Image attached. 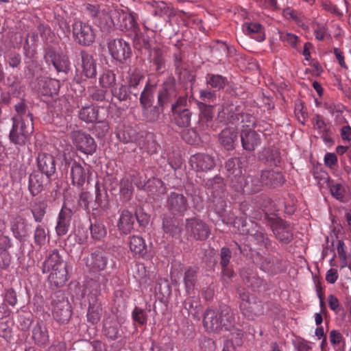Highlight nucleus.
<instances>
[{
	"label": "nucleus",
	"mask_w": 351,
	"mask_h": 351,
	"mask_svg": "<svg viewBox=\"0 0 351 351\" xmlns=\"http://www.w3.org/2000/svg\"><path fill=\"white\" fill-rule=\"evenodd\" d=\"M14 109L16 114L11 119L12 125L8 137L14 145L23 146L34 132V116L23 101L15 104Z\"/></svg>",
	"instance_id": "nucleus-1"
},
{
	"label": "nucleus",
	"mask_w": 351,
	"mask_h": 351,
	"mask_svg": "<svg viewBox=\"0 0 351 351\" xmlns=\"http://www.w3.org/2000/svg\"><path fill=\"white\" fill-rule=\"evenodd\" d=\"M203 324L209 332L219 333L223 329L231 331L236 324L235 315L226 304L217 308H208L204 313Z\"/></svg>",
	"instance_id": "nucleus-2"
},
{
	"label": "nucleus",
	"mask_w": 351,
	"mask_h": 351,
	"mask_svg": "<svg viewBox=\"0 0 351 351\" xmlns=\"http://www.w3.org/2000/svg\"><path fill=\"white\" fill-rule=\"evenodd\" d=\"M100 284L94 280L86 282L82 293V302L88 304L87 319L93 324H97L101 315V307L99 302Z\"/></svg>",
	"instance_id": "nucleus-3"
},
{
	"label": "nucleus",
	"mask_w": 351,
	"mask_h": 351,
	"mask_svg": "<svg viewBox=\"0 0 351 351\" xmlns=\"http://www.w3.org/2000/svg\"><path fill=\"white\" fill-rule=\"evenodd\" d=\"M237 291L241 300L239 308L244 316L254 319L255 317L264 313V307L262 302L256 301L245 289H238Z\"/></svg>",
	"instance_id": "nucleus-4"
},
{
	"label": "nucleus",
	"mask_w": 351,
	"mask_h": 351,
	"mask_svg": "<svg viewBox=\"0 0 351 351\" xmlns=\"http://www.w3.org/2000/svg\"><path fill=\"white\" fill-rule=\"evenodd\" d=\"M52 313L54 319L60 323H65L71 317V305L62 291L57 292L52 300Z\"/></svg>",
	"instance_id": "nucleus-5"
},
{
	"label": "nucleus",
	"mask_w": 351,
	"mask_h": 351,
	"mask_svg": "<svg viewBox=\"0 0 351 351\" xmlns=\"http://www.w3.org/2000/svg\"><path fill=\"white\" fill-rule=\"evenodd\" d=\"M268 221L275 237L280 242L289 243L292 241L293 228L290 223L276 217H268Z\"/></svg>",
	"instance_id": "nucleus-6"
},
{
	"label": "nucleus",
	"mask_w": 351,
	"mask_h": 351,
	"mask_svg": "<svg viewBox=\"0 0 351 351\" xmlns=\"http://www.w3.org/2000/svg\"><path fill=\"white\" fill-rule=\"evenodd\" d=\"M73 34L75 42L83 46H89L95 39L92 25L82 21H76L73 24Z\"/></svg>",
	"instance_id": "nucleus-7"
},
{
	"label": "nucleus",
	"mask_w": 351,
	"mask_h": 351,
	"mask_svg": "<svg viewBox=\"0 0 351 351\" xmlns=\"http://www.w3.org/2000/svg\"><path fill=\"white\" fill-rule=\"evenodd\" d=\"M239 232L241 234L250 235L257 244L269 249L271 246V241L263 232V228L253 221L244 223L241 227H239Z\"/></svg>",
	"instance_id": "nucleus-8"
},
{
	"label": "nucleus",
	"mask_w": 351,
	"mask_h": 351,
	"mask_svg": "<svg viewBox=\"0 0 351 351\" xmlns=\"http://www.w3.org/2000/svg\"><path fill=\"white\" fill-rule=\"evenodd\" d=\"M62 165L67 171L69 167H71V178L72 184L77 187H83L86 183L88 182L89 170L84 168L82 165L73 161L71 158H64Z\"/></svg>",
	"instance_id": "nucleus-9"
},
{
	"label": "nucleus",
	"mask_w": 351,
	"mask_h": 351,
	"mask_svg": "<svg viewBox=\"0 0 351 351\" xmlns=\"http://www.w3.org/2000/svg\"><path fill=\"white\" fill-rule=\"evenodd\" d=\"M71 138L77 149L87 154H93L97 149L95 139L84 132L77 130L71 133Z\"/></svg>",
	"instance_id": "nucleus-10"
},
{
	"label": "nucleus",
	"mask_w": 351,
	"mask_h": 351,
	"mask_svg": "<svg viewBox=\"0 0 351 351\" xmlns=\"http://www.w3.org/2000/svg\"><path fill=\"white\" fill-rule=\"evenodd\" d=\"M205 186L213 198V202L220 201L222 208L219 213H222L223 207L226 206V202L223 200L226 195L223 179L221 176H216L213 178L208 179L205 182Z\"/></svg>",
	"instance_id": "nucleus-11"
},
{
	"label": "nucleus",
	"mask_w": 351,
	"mask_h": 351,
	"mask_svg": "<svg viewBox=\"0 0 351 351\" xmlns=\"http://www.w3.org/2000/svg\"><path fill=\"white\" fill-rule=\"evenodd\" d=\"M186 231L189 236L199 241L206 240L210 234L208 226L202 220L197 218L186 219Z\"/></svg>",
	"instance_id": "nucleus-12"
},
{
	"label": "nucleus",
	"mask_w": 351,
	"mask_h": 351,
	"mask_svg": "<svg viewBox=\"0 0 351 351\" xmlns=\"http://www.w3.org/2000/svg\"><path fill=\"white\" fill-rule=\"evenodd\" d=\"M178 96L176 80L173 77H168L162 83L158 93V104L165 106L174 100Z\"/></svg>",
	"instance_id": "nucleus-13"
},
{
	"label": "nucleus",
	"mask_w": 351,
	"mask_h": 351,
	"mask_svg": "<svg viewBox=\"0 0 351 351\" xmlns=\"http://www.w3.org/2000/svg\"><path fill=\"white\" fill-rule=\"evenodd\" d=\"M108 49L112 57L119 62H124L130 57V44L122 38H114L108 43Z\"/></svg>",
	"instance_id": "nucleus-14"
},
{
	"label": "nucleus",
	"mask_w": 351,
	"mask_h": 351,
	"mask_svg": "<svg viewBox=\"0 0 351 351\" xmlns=\"http://www.w3.org/2000/svg\"><path fill=\"white\" fill-rule=\"evenodd\" d=\"M166 206L173 215H183L188 210L187 198L180 193L171 192L167 197Z\"/></svg>",
	"instance_id": "nucleus-15"
},
{
	"label": "nucleus",
	"mask_w": 351,
	"mask_h": 351,
	"mask_svg": "<svg viewBox=\"0 0 351 351\" xmlns=\"http://www.w3.org/2000/svg\"><path fill=\"white\" fill-rule=\"evenodd\" d=\"M38 172L45 175L49 180L56 173V160L55 157L48 153L39 152L36 158Z\"/></svg>",
	"instance_id": "nucleus-16"
},
{
	"label": "nucleus",
	"mask_w": 351,
	"mask_h": 351,
	"mask_svg": "<svg viewBox=\"0 0 351 351\" xmlns=\"http://www.w3.org/2000/svg\"><path fill=\"white\" fill-rule=\"evenodd\" d=\"M241 107L233 104H227L221 106L217 114V120L223 124L238 125Z\"/></svg>",
	"instance_id": "nucleus-17"
},
{
	"label": "nucleus",
	"mask_w": 351,
	"mask_h": 351,
	"mask_svg": "<svg viewBox=\"0 0 351 351\" xmlns=\"http://www.w3.org/2000/svg\"><path fill=\"white\" fill-rule=\"evenodd\" d=\"M146 4L152 9L153 16L159 18L171 19L176 15L175 8L171 5L162 1H149Z\"/></svg>",
	"instance_id": "nucleus-18"
},
{
	"label": "nucleus",
	"mask_w": 351,
	"mask_h": 351,
	"mask_svg": "<svg viewBox=\"0 0 351 351\" xmlns=\"http://www.w3.org/2000/svg\"><path fill=\"white\" fill-rule=\"evenodd\" d=\"M108 260L106 253L97 250L86 258L85 263L90 270L95 272L104 270L107 265Z\"/></svg>",
	"instance_id": "nucleus-19"
},
{
	"label": "nucleus",
	"mask_w": 351,
	"mask_h": 351,
	"mask_svg": "<svg viewBox=\"0 0 351 351\" xmlns=\"http://www.w3.org/2000/svg\"><path fill=\"white\" fill-rule=\"evenodd\" d=\"M243 149L253 152L261 143V135L252 129H243L240 134Z\"/></svg>",
	"instance_id": "nucleus-20"
},
{
	"label": "nucleus",
	"mask_w": 351,
	"mask_h": 351,
	"mask_svg": "<svg viewBox=\"0 0 351 351\" xmlns=\"http://www.w3.org/2000/svg\"><path fill=\"white\" fill-rule=\"evenodd\" d=\"M191 166L197 171H208L215 167L214 158L208 154L198 153L190 158Z\"/></svg>",
	"instance_id": "nucleus-21"
},
{
	"label": "nucleus",
	"mask_w": 351,
	"mask_h": 351,
	"mask_svg": "<svg viewBox=\"0 0 351 351\" xmlns=\"http://www.w3.org/2000/svg\"><path fill=\"white\" fill-rule=\"evenodd\" d=\"M113 15L114 17H117L115 26L118 27L121 30H132L136 32L138 29V24L132 15L128 14L123 10L114 12Z\"/></svg>",
	"instance_id": "nucleus-22"
},
{
	"label": "nucleus",
	"mask_w": 351,
	"mask_h": 351,
	"mask_svg": "<svg viewBox=\"0 0 351 351\" xmlns=\"http://www.w3.org/2000/svg\"><path fill=\"white\" fill-rule=\"evenodd\" d=\"M72 210L65 206H63L59 213L56 231L59 237L66 235L71 225L72 218Z\"/></svg>",
	"instance_id": "nucleus-23"
},
{
	"label": "nucleus",
	"mask_w": 351,
	"mask_h": 351,
	"mask_svg": "<svg viewBox=\"0 0 351 351\" xmlns=\"http://www.w3.org/2000/svg\"><path fill=\"white\" fill-rule=\"evenodd\" d=\"M31 227V224L21 216L16 217L11 223V230L14 237L19 240H23L29 235Z\"/></svg>",
	"instance_id": "nucleus-24"
},
{
	"label": "nucleus",
	"mask_w": 351,
	"mask_h": 351,
	"mask_svg": "<svg viewBox=\"0 0 351 351\" xmlns=\"http://www.w3.org/2000/svg\"><path fill=\"white\" fill-rule=\"evenodd\" d=\"M65 265L66 263L63 261L58 250H53L47 255L41 269L43 274H47Z\"/></svg>",
	"instance_id": "nucleus-25"
},
{
	"label": "nucleus",
	"mask_w": 351,
	"mask_h": 351,
	"mask_svg": "<svg viewBox=\"0 0 351 351\" xmlns=\"http://www.w3.org/2000/svg\"><path fill=\"white\" fill-rule=\"evenodd\" d=\"M48 281L51 287L59 288L63 287L69 279L67 265L50 271Z\"/></svg>",
	"instance_id": "nucleus-26"
},
{
	"label": "nucleus",
	"mask_w": 351,
	"mask_h": 351,
	"mask_svg": "<svg viewBox=\"0 0 351 351\" xmlns=\"http://www.w3.org/2000/svg\"><path fill=\"white\" fill-rule=\"evenodd\" d=\"M162 228L166 234L176 239H180L182 233V223L176 217H164Z\"/></svg>",
	"instance_id": "nucleus-27"
},
{
	"label": "nucleus",
	"mask_w": 351,
	"mask_h": 351,
	"mask_svg": "<svg viewBox=\"0 0 351 351\" xmlns=\"http://www.w3.org/2000/svg\"><path fill=\"white\" fill-rule=\"evenodd\" d=\"M82 73L86 77H95L97 75L96 63L93 56L86 51H80Z\"/></svg>",
	"instance_id": "nucleus-28"
},
{
	"label": "nucleus",
	"mask_w": 351,
	"mask_h": 351,
	"mask_svg": "<svg viewBox=\"0 0 351 351\" xmlns=\"http://www.w3.org/2000/svg\"><path fill=\"white\" fill-rule=\"evenodd\" d=\"M264 184L277 187L281 186L285 182V178L281 172L274 170L263 171L261 175Z\"/></svg>",
	"instance_id": "nucleus-29"
},
{
	"label": "nucleus",
	"mask_w": 351,
	"mask_h": 351,
	"mask_svg": "<svg viewBox=\"0 0 351 351\" xmlns=\"http://www.w3.org/2000/svg\"><path fill=\"white\" fill-rule=\"evenodd\" d=\"M32 339L38 346L45 347L49 343V337L46 326L38 322L32 330Z\"/></svg>",
	"instance_id": "nucleus-30"
},
{
	"label": "nucleus",
	"mask_w": 351,
	"mask_h": 351,
	"mask_svg": "<svg viewBox=\"0 0 351 351\" xmlns=\"http://www.w3.org/2000/svg\"><path fill=\"white\" fill-rule=\"evenodd\" d=\"M134 221L135 218L130 211L122 210L117 223L119 230L124 234H130L133 229Z\"/></svg>",
	"instance_id": "nucleus-31"
},
{
	"label": "nucleus",
	"mask_w": 351,
	"mask_h": 351,
	"mask_svg": "<svg viewBox=\"0 0 351 351\" xmlns=\"http://www.w3.org/2000/svg\"><path fill=\"white\" fill-rule=\"evenodd\" d=\"M45 178L38 171H34L29 176L28 189L32 196L38 195L43 189Z\"/></svg>",
	"instance_id": "nucleus-32"
},
{
	"label": "nucleus",
	"mask_w": 351,
	"mask_h": 351,
	"mask_svg": "<svg viewBox=\"0 0 351 351\" xmlns=\"http://www.w3.org/2000/svg\"><path fill=\"white\" fill-rule=\"evenodd\" d=\"M240 275L243 282L253 289H257L264 285V280L251 269H243Z\"/></svg>",
	"instance_id": "nucleus-33"
},
{
	"label": "nucleus",
	"mask_w": 351,
	"mask_h": 351,
	"mask_svg": "<svg viewBox=\"0 0 351 351\" xmlns=\"http://www.w3.org/2000/svg\"><path fill=\"white\" fill-rule=\"evenodd\" d=\"M80 119L86 123H94L97 120H100L101 117L99 114L98 107L93 105H88L82 107L78 112Z\"/></svg>",
	"instance_id": "nucleus-34"
},
{
	"label": "nucleus",
	"mask_w": 351,
	"mask_h": 351,
	"mask_svg": "<svg viewBox=\"0 0 351 351\" xmlns=\"http://www.w3.org/2000/svg\"><path fill=\"white\" fill-rule=\"evenodd\" d=\"M237 139V132L235 128H226L219 134L221 144L228 150L233 149Z\"/></svg>",
	"instance_id": "nucleus-35"
},
{
	"label": "nucleus",
	"mask_w": 351,
	"mask_h": 351,
	"mask_svg": "<svg viewBox=\"0 0 351 351\" xmlns=\"http://www.w3.org/2000/svg\"><path fill=\"white\" fill-rule=\"evenodd\" d=\"M130 249L142 258H149L151 256L147 253V245L141 237L134 235L130 238Z\"/></svg>",
	"instance_id": "nucleus-36"
},
{
	"label": "nucleus",
	"mask_w": 351,
	"mask_h": 351,
	"mask_svg": "<svg viewBox=\"0 0 351 351\" xmlns=\"http://www.w3.org/2000/svg\"><path fill=\"white\" fill-rule=\"evenodd\" d=\"M51 61L58 72L67 73L69 70V57L63 53H51L49 54Z\"/></svg>",
	"instance_id": "nucleus-37"
},
{
	"label": "nucleus",
	"mask_w": 351,
	"mask_h": 351,
	"mask_svg": "<svg viewBox=\"0 0 351 351\" xmlns=\"http://www.w3.org/2000/svg\"><path fill=\"white\" fill-rule=\"evenodd\" d=\"M112 95L120 101L131 99V95L137 99L138 91H133L128 88L126 84H120L111 90Z\"/></svg>",
	"instance_id": "nucleus-38"
},
{
	"label": "nucleus",
	"mask_w": 351,
	"mask_h": 351,
	"mask_svg": "<svg viewBox=\"0 0 351 351\" xmlns=\"http://www.w3.org/2000/svg\"><path fill=\"white\" fill-rule=\"evenodd\" d=\"M173 112V123L180 128H187L191 124L192 113L187 108L174 110Z\"/></svg>",
	"instance_id": "nucleus-39"
},
{
	"label": "nucleus",
	"mask_w": 351,
	"mask_h": 351,
	"mask_svg": "<svg viewBox=\"0 0 351 351\" xmlns=\"http://www.w3.org/2000/svg\"><path fill=\"white\" fill-rule=\"evenodd\" d=\"M143 78L144 75L140 70L138 69H130L125 77V84H126L129 89L133 91H138L137 87Z\"/></svg>",
	"instance_id": "nucleus-40"
},
{
	"label": "nucleus",
	"mask_w": 351,
	"mask_h": 351,
	"mask_svg": "<svg viewBox=\"0 0 351 351\" xmlns=\"http://www.w3.org/2000/svg\"><path fill=\"white\" fill-rule=\"evenodd\" d=\"M101 12L104 14L99 15L98 20L96 21V23L105 30H109L113 27H115L117 17H114L113 13L114 12H119V10H111L110 12H107L106 10H102Z\"/></svg>",
	"instance_id": "nucleus-41"
},
{
	"label": "nucleus",
	"mask_w": 351,
	"mask_h": 351,
	"mask_svg": "<svg viewBox=\"0 0 351 351\" xmlns=\"http://www.w3.org/2000/svg\"><path fill=\"white\" fill-rule=\"evenodd\" d=\"M47 204L43 199L36 200L31 207V213L34 221L37 223L43 221L47 213Z\"/></svg>",
	"instance_id": "nucleus-42"
},
{
	"label": "nucleus",
	"mask_w": 351,
	"mask_h": 351,
	"mask_svg": "<svg viewBox=\"0 0 351 351\" xmlns=\"http://www.w3.org/2000/svg\"><path fill=\"white\" fill-rule=\"evenodd\" d=\"M205 78L206 84L217 90L224 88L227 84L226 77L219 74L208 73Z\"/></svg>",
	"instance_id": "nucleus-43"
},
{
	"label": "nucleus",
	"mask_w": 351,
	"mask_h": 351,
	"mask_svg": "<svg viewBox=\"0 0 351 351\" xmlns=\"http://www.w3.org/2000/svg\"><path fill=\"white\" fill-rule=\"evenodd\" d=\"M121 325L117 320H110L104 324V335L111 340H116L121 337Z\"/></svg>",
	"instance_id": "nucleus-44"
},
{
	"label": "nucleus",
	"mask_w": 351,
	"mask_h": 351,
	"mask_svg": "<svg viewBox=\"0 0 351 351\" xmlns=\"http://www.w3.org/2000/svg\"><path fill=\"white\" fill-rule=\"evenodd\" d=\"M156 86L148 81L141 94L140 103L143 107L151 106L154 100V93Z\"/></svg>",
	"instance_id": "nucleus-45"
},
{
	"label": "nucleus",
	"mask_w": 351,
	"mask_h": 351,
	"mask_svg": "<svg viewBox=\"0 0 351 351\" xmlns=\"http://www.w3.org/2000/svg\"><path fill=\"white\" fill-rule=\"evenodd\" d=\"M197 280V269L195 267L189 268L184 273V282L186 291L190 293L195 289Z\"/></svg>",
	"instance_id": "nucleus-46"
},
{
	"label": "nucleus",
	"mask_w": 351,
	"mask_h": 351,
	"mask_svg": "<svg viewBox=\"0 0 351 351\" xmlns=\"http://www.w3.org/2000/svg\"><path fill=\"white\" fill-rule=\"evenodd\" d=\"M55 29L60 38H68L71 33V28L67 21L60 16H58L55 19Z\"/></svg>",
	"instance_id": "nucleus-47"
},
{
	"label": "nucleus",
	"mask_w": 351,
	"mask_h": 351,
	"mask_svg": "<svg viewBox=\"0 0 351 351\" xmlns=\"http://www.w3.org/2000/svg\"><path fill=\"white\" fill-rule=\"evenodd\" d=\"M246 34L251 36L258 42L265 39V34L262 25L258 23H246Z\"/></svg>",
	"instance_id": "nucleus-48"
},
{
	"label": "nucleus",
	"mask_w": 351,
	"mask_h": 351,
	"mask_svg": "<svg viewBox=\"0 0 351 351\" xmlns=\"http://www.w3.org/2000/svg\"><path fill=\"white\" fill-rule=\"evenodd\" d=\"M91 237L95 240L100 241L107 234V229L102 221H95L90 226Z\"/></svg>",
	"instance_id": "nucleus-49"
},
{
	"label": "nucleus",
	"mask_w": 351,
	"mask_h": 351,
	"mask_svg": "<svg viewBox=\"0 0 351 351\" xmlns=\"http://www.w3.org/2000/svg\"><path fill=\"white\" fill-rule=\"evenodd\" d=\"M143 108V116L149 122H154L158 120L163 112V106H160L158 104L153 107L151 106Z\"/></svg>",
	"instance_id": "nucleus-50"
},
{
	"label": "nucleus",
	"mask_w": 351,
	"mask_h": 351,
	"mask_svg": "<svg viewBox=\"0 0 351 351\" xmlns=\"http://www.w3.org/2000/svg\"><path fill=\"white\" fill-rule=\"evenodd\" d=\"M263 184L262 179L257 176L250 175L245 178V188L247 191L257 193L261 190Z\"/></svg>",
	"instance_id": "nucleus-51"
},
{
	"label": "nucleus",
	"mask_w": 351,
	"mask_h": 351,
	"mask_svg": "<svg viewBox=\"0 0 351 351\" xmlns=\"http://www.w3.org/2000/svg\"><path fill=\"white\" fill-rule=\"evenodd\" d=\"M197 106L200 112V121L205 120L206 122H210L213 117V106L207 105L202 101H197Z\"/></svg>",
	"instance_id": "nucleus-52"
},
{
	"label": "nucleus",
	"mask_w": 351,
	"mask_h": 351,
	"mask_svg": "<svg viewBox=\"0 0 351 351\" xmlns=\"http://www.w3.org/2000/svg\"><path fill=\"white\" fill-rule=\"evenodd\" d=\"M151 61L156 66V70L160 71L165 68V60L162 51L160 49H154L150 54Z\"/></svg>",
	"instance_id": "nucleus-53"
},
{
	"label": "nucleus",
	"mask_w": 351,
	"mask_h": 351,
	"mask_svg": "<svg viewBox=\"0 0 351 351\" xmlns=\"http://www.w3.org/2000/svg\"><path fill=\"white\" fill-rule=\"evenodd\" d=\"M225 168L230 174L238 176L241 174V162L239 158H229L225 164Z\"/></svg>",
	"instance_id": "nucleus-54"
},
{
	"label": "nucleus",
	"mask_w": 351,
	"mask_h": 351,
	"mask_svg": "<svg viewBox=\"0 0 351 351\" xmlns=\"http://www.w3.org/2000/svg\"><path fill=\"white\" fill-rule=\"evenodd\" d=\"M256 118L250 114L241 112L239 117L238 125H241L242 128L252 129L256 127Z\"/></svg>",
	"instance_id": "nucleus-55"
},
{
	"label": "nucleus",
	"mask_w": 351,
	"mask_h": 351,
	"mask_svg": "<svg viewBox=\"0 0 351 351\" xmlns=\"http://www.w3.org/2000/svg\"><path fill=\"white\" fill-rule=\"evenodd\" d=\"M116 75L113 71L107 70L99 77V84L103 88H109L115 84Z\"/></svg>",
	"instance_id": "nucleus-56"
},
{
	"label": "nucleus",
	"mask_w": 351,
	"mask_h": 351,
	"mask_svg": "<svg viewBox=\"0 0 351 351\" xmlns=\"http://www.w3.org/2000/svg\"><path fill=\"white\" fill-rule=\"evenodd\" d=\"M101 186L99 182L95 184V203L100 207H106L107 205V192Z\"/></svg>",
	"instance_id": "nucleus-57"
},
{
	"label": "nucleus",
	"mask_w": 351,
	"mask_h": 351,
	"mask_svg": "<svg viewBox=\"0 0 351 351\" xmlns=\"http://www.w3.org/2000/svg\"><path fill=\"white\" fill-rule=\"evenodd\" d=\"M109 125L104 120L103 117H100V120H97L96 124L93 127V133L99 138L104 136L109 130Z\"/></svg>",
	"instance_id": "nucleus-58"
},
{
	"label": "nucleus",
	"mask_w": 351,
	"mask_h": 351,
	"mask_svg": "<svg viewBox=\"0 0 351 351\" xmlns=\"http://www.w3.org/2000/svg\"><path fill=\"white\" fill-rule=\"evenodd\" d=\"M133 192V186L132 183L128 179H121L120 182V193L121 195L126 200H129Z\"/></svg>",
	"instance_id": "nucleus-59"
},
{
	"label": "nucleus",
	"mask_w": 351,
	"mask_h": 351,
	"mask_svg": "<svg viewBox=\"0 0 351 351\" xmlns=\"http://www.w3.org/2000/svg\"><path fill=\"white\" fill-rule=\"evenodd\" d=\"M89 97L96 101H102L106 99V90L99 88L97 86L91 87L88 89Z\"/></svg>",
	"instance_id": "nucleus-60"
},
{
	"label": "nucleus",
	"mask_w": 351,
	"mask_h": 351,
	"mask_svg": "<svg viewBox=\"0 0 351 351\" xmlns=\"http://www.w3.org/2000/svg\"><path fill=\"white\" fill-rule=\"evenodd\" d=\"M132 318L134 322L140 325H145L147 323V315L144 310L135 307L132 311Z\"/></svg>",
	"instance_id": "nucleus-61"
},
{
	"label": "nucleus",
	"mask_w": 351,
	"mask_h": 351,
	"mask_svg": "<svg viewBox=\"0 0 351 351\" xmlns=\"http://www.w3.org/2000/svg\"><path fill=\"white\" fill-rule=\"evenodd\" d=\"M35 243L38 245H43L46 241V232L43 227L38 225L34 231Z\"/></svg>",
	"instance_id": "nucleus-62"
},
{
	"label": "nucleus",
	"mask_w": 351,
	"mask_h": 351,
	"mask_svg": "<svg viewBox=\"0 0 351 351\" xmlns=\"http://www.w3.org/2000/svg\"><path fill=\"white\" fill-rule=\"evenodd\" d=\"M119 138L124 143L133 142L136 140L135 131L130 129L123 130L118 134Z\"/></svg>",
	"instance_id": "nucleus-63"
},
{
	"label": "nucleus",
	"mask_w": 351,
	"mask_h": 351,
	"mask_svg": "<svg viewBox=\"0 0 351 351\" xmlns=\"http://www.w3.org/2000/svg\"><path fill=\"white\" fill-rule=\"evenodd\" d=\"M86 10L88 12V14L94 20L95 22L98 20L99 15L104 14L101 12L102 10H100L99 6L98 5H93L88 3L86 5Z\"/></svg>",
	"instance_id": "nucleus-64"
}]
</instances>
